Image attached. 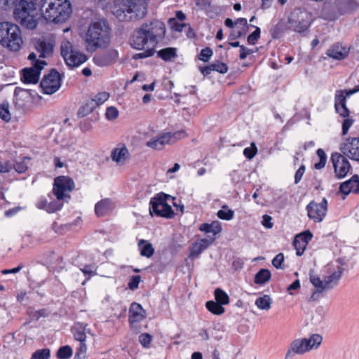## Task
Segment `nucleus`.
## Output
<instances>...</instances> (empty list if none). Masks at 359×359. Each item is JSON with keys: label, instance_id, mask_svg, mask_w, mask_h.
Listing matches in <instances>:
<instances>
[{"label": "nucleus", "instance_id": "f257e3e1", "mask_svg": "<svg viewBox=\"0 0 359 359\" xmlns=\"http://www.w3.org/2000/svg\"><path fill=\"white\" fill-rule=\"evenodd\" d=\"M165 35V24L158 20L144 23L139 29L135 30L130 41L133 48L144 51L133 55L134 60H139L152 56L159 41H162Z\"/></svg>", "mask_w": 359, "mask_h": 359}, {"label": "nucleus", "instance_id": "f03ea898", "mask_svg": "<svg viewBox=\"0 0 359 359\" xmlns=\"http://www.w3.org/2000/svg\"><path fill=\"white\" fill-rule=\"evenodd\" d=\"M337 262V264L332 266V269H330L329 274L324 276L323 279L317 275L310 274V281L314 287V290L310 297L311 301L318 300L325 292L333 289L338 285L344 271L345 262L342 259H338Z\"/></svg>", "mask_w": 359, "mask_h": 359}, {"label": "nucleus", "instance_id": "7ed1b4c3", "mask_svg": "<svg viewBox=\"0 0 359 359\" xmlns=\"http://www.w3.org/2000/svg\"><path fill=\"white\" fill-rule=\"evenodd\" d=\"M86 46L88 52L107 48L111 41V31L104 21L91 23L86 34Z\"/></svg>", "mask_w": 359, "mask_h": 359}, {"label": "nucleus", "instance_id": "20e7f679", "mask_svg": "<svg viewBox=\"0 0 359 359\" xmlns=\"http://www.w3.org/2000/svg\"><path fill=\"white\" fill-rule=\"evenodd\" d=\"M40 11L47 21L62 23L70 16L72 8L68 0H41Z\"/></svg>", "mask_w": 359, "mask_h": 359}, {"label": "nucleus", "instance_id": "39448f33", "mask_svg": "<svg viewBox=\"0 0 359 359\" xmlns=\"http://www.w3.org/2000/svg\"><path fill=\"white\" fill-rule=\"evenodd\" d=\"M0 44L11 51H18L23 44L20 27L8 22H1Z\"/></svg>", "mask_w": 359, "mask_h": 359}, {"label": "nucleus", "instance_id": "423d86ee", "mask_svg": "<svg viewBox=\"0 0 359 359\" xmlns=\"http://www.w3.org/2000/svg\"><path fill=\"white\" fill-rule=\"evenodd\" d=\"M38 15L36 4L32 1H22L15 8L14 18L21 25L32 29L36 27Z\"/></svg>", "mask_w": 359, "mask_h": 359}, {"label": "nucleus", "instance_id": "0eeeda50", "mask_svg": "<svg viewBox=\"0 0 359 359\" xmlns=\"http://www.w3.org/2000/svg\"><path fill=\"white\" fill-rule=\"evenodd\" d=\"M323 341V337L318 334H312L309 338H297L290 344L286 353V358L295 355H304L313 349H317Z\"/></svg>", "mask_w": 359, "mask_h": 359}, {"label": "nucleus", "instance_id": "6e6552de", "mask_svg": "<svg viewBox=\"0 0 359 359\" xmlns=\"http://www.w3.org/2000/svg\"><path fill=\"white\" fill-rule=\"evenodd\" d=\"M123 7L121 8H114L113 13L120 20H126V14H134V18L141 19L147 14L146 0H123Z\"/></svg>", "mask_w": 359, "mask_h": 359}, {"label": "nucleus", "instance_id": "1a4fd4ad", "mask_svg": "<svg viewBox=\"0 0 359 359\" xmlns=\"http://www.w3.org/2000/svg\"><path fill=\"white\" fill-rule=\"evenodd\" d=\"M170 196L163 193L158 194L156 196L151 198L149 212L152 215L155 213L157 216L163 217L166 218H172L174 215V212L170 205H169L166 201Z\"/></svg>", "mask_w": 359, "mask_h": 359}, {"label": "nucleus", "instance_id": "9d476101", "mask_svg": "<svg viewBox=\"0 0 359 359\" xmlns=\"http://www.w3.org/2000/svg\"><path fill=\"white\" fill-rule=\"evenodd\" d=\"M74 181L67 176H59L54 180L53 194L57 200L68 202L70 199V192L74 189Z\"/></svg>", "mask_w": 359, "mask_h": 359}, {"label": "nucleus", "instance_id": "9b49d317", "mask_svg": "<svg viewBox=\"0 0 359 359\" xmlns=\"http://www.w3.org/2000/svg\"><path fill=\"white\" fill-rule=\"evenodd\" d=\"M61 55L69 67H77L87 60L86 55L73 49L69 41H64L61 44Z\"/></svg>", "mask_w": 359, "mask_h": 359}, {"label": "nucleus", "instance_id": "f8f14e48", "mask_svg": "<svg viewBox=\"0 0 359 359\" xmlns=\"http://www.w3.org/2000/svg\"><path fill=\"white\" fill-rule=\"evenodd\" d=\"M186 136L184 131H177L173 133H167L161 136L154 137L147 142V146L154 149H162L165 144H172L177 140Z\"/></svg>", "mask_w": 359, "mask_h": 359}, {"label": "nucleus", "instance_id": "ddd939ff", "mask_svg": "<svg viewBox=\"0 0 359 359\" xmlns=\"http://www.w3.org/2000/svg\"><path fill=\"white\" fill-rule=\"evenodd\" d=\"M309 15L306 11L297 10L291 13L289 17L290 28L297 32L302 33L307 29L309 25Z\"/></svg>", "mask_w": 359, "mask_h": 359}, {"label": "nucleus", "instance_id": "4468645a", "mask_svg": "<svg viewBox=\"0 0 359 359\" xmlns=\"http://www.w3.org/2000/svg\"><path fill=\"white\" fill-rule=\"evenodd\" d=\"M40 86L46 94L51 95L55 93L61 86L60 74L55 70H52L47 76H44Z\"/></svg>", "mask_w": 359, "mask_h": 359}, {"label": "nucleus", "instance_id": "2eb2a0df", "mask_svg": "<svg viewBox=\"0 0 359 359\" xmlns=\"http://www.w3.org/2000/svg\"><path fill=\"white\" fill-rule=\"evenodd\" d=\"M331 161L337 177L339 178L344 177L351 168L350 163L346 159V156L341 152L334 153L332 154Z\"/></svg>", "mask_w": 359, "mask_h": 359}, {"label": "nucleus", "instance_id": "dca6fc26", "mask_svg": "<svg viewBox=\"0 0 359 359\" xmlns=\"http://www.w3.org/2000/svg\"><path fill=\"white\" fill-rule=\"evenodd\" d=\"M341 152L355 161H359V137H353L346 140L340 145Z\"/></svg>", "mask_w": 359, "mask_h": 359}, {"label": "nucleus", "instance_id": "f3484780", "mask_svg": "<svg viewBox=\"0 0 359 359\" xmlns=\"http://www.w3.org/2000/svg\"><path fill=\"white\" fill-rule=\"evenodd\" d=\"M327 202L326 198H323L320 203L311 201L307 206L306 210L308 216L316 222L323 221L327 212Z\"/></svg>", "mask_w": 359, "mask_h": 359}, {"label": "nucleus", "instance_id": "a211bd4d", "mask_svg": "<svg viewBox=\"0 0 359 359\" xmlns=\"http://www.w3.org/2000/svg\"><path fill=\"white\" fill-rule=\"evenodd\" d=\"M46 65L45 61H36L32 67L24 69L22 81L26 83H36L39 79L40 72Z\"/></svg>", "mask_w": 359, "mask_h": 359}, {"label": "nucleus", "instance_id": "6ab92c4d", "mask_svg": "<svg viewBox=\"0 0 359 359\" xmlns=\"http://www.w3.org/2000/svg\"><path fill=\"white\" fill-rule=\"evenodd\" d=\"M118 57V53L115 49H109L102 53L96 54L93 62L100 67H107L115 63Z\"/></svg>", "mask_w": 359, "mask_h": 359}, {"label": "nucleus", "instance_id": "aec40b11", "mask_svg": "<svg viewBox=\"0 0 359 359\" xmlns=\"http://www.w3.org/2000/svg\"><path fill=\"white\" fill-rule=\"evenodd\" d=\"M53 41L50 38L42 36L34 40V47L39 53V57H47L50 56L53 50Z\"/></svg>", "mask_w": 359, "mask_h": 359}, {"label": "nucleus", "instance_id": "412c9836", "mask_svg": "<svg viewBox=\"0 0 359 359\" xmlns=\"http://www.w3.org/2000/svg\"><path fill=\"white\" fill-rule=\"evenodd\" d=\"M146 318V311L140 304L133 302L129 309V323L133 328Z\"/></svg>", "mask_w": 359, "mask_h": 359}, {"label": "nucleus", "instance_id": "4be33fe9", "mask_svg": "<svg viewBox=\"0 0 359 359\" xmlns=\"http://www.w3.org/2000/svg\"><path fill=\"white\" fill-rule=\"evenodd\" d=\"M115 205L111 199L104 198L95 204V212L97 217H102L112 211Z\"/></svg>", "mask_w": 359, "mask_h": 359}, {"label": "nucleus", "instance_id": "5701e85b", "mask_svg": "<svg viewBox=\"0 0 359 359\" xmlns=\"http://www.w3.org/2000/svg\"><path fill=\"white\" fill-rule=\"evenodd\" d=\"M340 191L348 195L351 191H359V177L353 175L350 180L343 182L339 187Z\"/></svg>", "mask_w": 359, "mask_h": 359}, {"label": "nucleus", "instance_id": "b1692460", "mask_svg": "<svg viewBox=\"0 0 359 359\" xmlns=\"http://www.w3.org/2000/svg\"><path fill=\"white\" fill-rule=\"evenodd\" d=\"M348 50L346 48L335 44L329 48L327 51V55L335 60H343L348 55Z\"/></svg>", "mask_w": 359, "mask_h": 359}, {"label": "nucleus", "instance_id": "393cba45", "mask_svg": "<svg viewBox=\"0 0 359 359\" xmlns=\"http://www.w3.org/2000/svg\"><path fill=\"white\" fill-rule=\"evenodd\" d=\"M215 238L210 239H201L198 242H196L191 248V257H195L198 256L204 250L214 242Z\"/></svg>", "mask_w": 359, "mask_h": 359}, {"label": "nucleus", "instance_id": "a878e982", "mask_svg": "<svg viewBox=\"0 0 359 359\" xmlns=\"http://www.w3.org/2000/svg\"><path fill=\"white\" fill-rule=\"evenodd\" d=\"M87 324L84 325L81 323H77L74 325L72 331L76 341L80 342L86 341V334L90 333V330L87 328Z\"/></svg>", "mask_w": 359, "mask_h": 359}, {"label": "nucleus", "instance_id": "bb28decb", "mask_svg": "<svg viewBox=\"0 0 359 359\" xmlns=\"http://www.w3.org/2000/svg\"><path fill=\"white\" fill-rule=\"evenodd\" d=\"M128 149L125 146H123L121 147L115 148L112 151L111 156L112 160L117 163L123 164L128 158Z\"/></svg>", "mask_w": 359, "mask_h": 359}, {"label": "nucleus", "instance_id": "cd10ccee", "mask_svg": "<svg viewBox=\"0 0 359 359\" xmlns=\"http://www.w3.org/2000/svg\"><path fill=\"white\" fill-rule=\"evenodd\" d=\"M359 91V86H355L353 89L348 90H337L335 93L334 106L346 104V97Z\"/></svg>", "mask_w": 359, "mask_h": 359}, {"label": "nucleus", "instance_id": "c85d7f7f", "mask_svg": "<svg viewBox=\"0 0 359 359\" xmlns=\"http://www.w3.org/2000/svg\"><path fill=\"white\" fill-rule=\"evenodd\" d=\"M199 229L206 233H212L215 236L221 232L222 226L218 221H214L211 224L205 223L201 224Z\"/></svg>", "mask_w": 359, "mask_h": 359}, {"label": "nucleus", "instance_id": "c756f323", "mask_svg": "<svg viewBox=\"0 0 359 359\" xmlns=\"http://www.w3.org/2000/svg\"><path fill=\"white\" fill-rule=\"evenodd\" d=\"M359 7L355 0H343L339 3V8L342 13L352 12Z\"/></svg>", "mask_w": 359, "mask_h": 359}, {"label": "nucleus", "instance_id": "7c9ffc66", "mask_svg": "<svg viewBox=\"0 0 359 359\" xmlns=\"http://www.w3.org/2000/svg\"><path fill=\"white\" fill-rule=\"evenodd\" d=\"M138 246L140 248V255L143 257L148 258L153 256L154 253V248L151 243L145 240H140L138 243Z\"/></svg>", "mask_w": 359, "mask_h": 359}, {"label": "nucleus", "instance_id": "2f4dec72", "mask_svg": "<svg viewBox=\"0 0 359 359\" xmlns=\"http://www.w3.org/2000/svg\"><path fill=\"white\" fill-rule=\"evenodd\" d=\"M96 108V104L93 100H88L79 109L77 115L79 117H84L90 114Z\"/></svg>", "mask_w": 359, "mask_h": 359}, {"label": "nucleus", "instance_id": "473e14b6", "mask_svg": "<svg viewBox=\"0 0 359 359\" xmlns=\"http://www.w3.org/2000/svg\"><path fill=\"white\" fill-rule=\"evenodd\" d=\"M219 303L214 301H208L205 306L207 309L214 315H222L224 313L225 309Z\"/></svg>", "mask_w": 359, "mask_h": 359}, {"label": "nucleus", "instance_id": "72a5a7b5", "mask_svg": "<svg viewBox=\"0 0 359 359\" xmlns=\"http://www.w3.org/2000/svg\"><path fill=\"white\" fill-rule=\"evenodd\" d=\"M271 278V272L268 269H261L255 277V283L259 285H263Z\"/></svg>", "mask_w": 359, "mask_h": 359}, {"label": "nucleus", "instance_id": "f704fd0d", "mask_svg": "<svg viewBox=\"0 0 359 359\" xmlns=\"http://www.w3.org/2000/svg\"><path fill=\"white\" fill-rule=\"evenodd\" d=\"M272 304V300L269 295H264L257 298L255 301L256 306L262 310H269L271 308V305Z\"/></svg>", "mask_w": 359, "mask_h": 359}, {"label": "nucleus", "instance_id": "c9c22d12", "mask_svg": "<svg viewBox=\"0 0 359 359\" xmlns=\"http://www.w3.org/2000/svg\"><path fill=\"white\" fill-rule=\"evenodd\" d=\"M158 57L165 61H169L177 56L176 49L174 48H163L157 52Z\"/></svg>", "mask_w": 359, "mask_h": 359}, {"label": "nucleus", "instance_id": "e433bc0d", "mask_svg": "<svg viewBox=\"0 0 359 359\" xmlns=\"http://www.w3.org/2000/svg\"><path fill=\"white\" fill-rule=\"evenodd\" d=\"M215 297L216 302L222 305H226L229 303V295L221 288H217L215 290Z\"/></svg>", "mask_w": 359, "mask_h": 359}, {"label": "nucleus", "instance_id": "4c0bfd02", "mask_svg": "<svg viewBox=\"0 0 359 359\" xmlns=\"http://www.w3.org/2000/svg\"><path fill=\"white\" fill-rule=\"evenodd\" d=\"M0 118L6 122L11 120L8 102H3L0 104Z\"/></svg>", "mask_w": 359, "mask_h": 359}, {"label": "nucleus", "instance_id": "58836bf2", "mask_svg": "<svg viewBox=\"0 0 359 359\" xmlns=\"http://www.w3.org/2000/svg\"><path fill=\"white\" fill-rule=\"evenodd\" d=\"M72 355V349L69 346L60 347L57 352V357L59 359H68Z\"/></svg>", "mask_w": 359, "mask_h": 359}, {"label": "nucleus", "instance_id": "ea45409f", "mask_svg": "<svg viewBox=\"0 0 359 359\" xmlns=\"http://www.w3.org/2000/svg\"><path fill=\"white\" fill-rule=\"evenodd\" d=\"M50 351L48 348H43L36 351L32 355L31 359H49Z\"/></svg>", "mask_w": 359, "mask_h": 359}, {"label": "nucleus", "instance_id": "a19ab883", "mask_svg": "<svg viewBox=\"0 0 359 359\" xmlns=\"http://www.w3.org/2000/svg\"><path fill=\"white\" fill-rule=\"evenodd\" d=\"M226 209V206L224 205L222 209L219 210L217 213V215L219 218L224 220H230L233 217V211L231 210H225Z\"/></svg>", "mask_w": 359, "mask_h": 359}, {"label": "nucleus", "instance_id": "79ce46f5", "mask_svg": "<svg viewBox=\"0 0 359 359\" xmlns=\"http://www.w3.org/2000/svg\"><path fill=\"white\" fill-rule=\"evenodd\" d=\"M109 94L107 92H101L97 93L94 98L90 99V100L94 101L96 104V107L100 104H103L105 101L109 99Z\"/></svg>", "mask_w": 359, "mask_h": 359}, {"label": "nucleus", "instance_id": "37998d69", "mask_svg": "<svg viewBox=\"0 0 359 359\" xmlns=\"http://www.w3.org/2000/svg\"><path fill=\"white\" fill-rule=\"evenodd\" d=\"M257 153V148L255 143L252 142L250 147H247L243 151V154L248 159H252Z\"/></svg>", "mask_w": 359, "mask_h": 359}, {"label": "nucleus", "instance_id": "c03bdc74", "mask_svg": "<svg viewBox=\"0 0 359 359\" xmlns=\"http://www.w3.org/2000/svg\"><path fill=\"white\" fill-rule=\"evenodd\" d=\"M64 202L65 201H62V200L57 199V201L49 202L48 206V212H54L60 210L63 206Z\"/></svg>", "mask_w": 359, "mask_h": 359}, {"label": "nucleus", "instance_id": "a18cd8bd", "mask_svg": "<svg viewBox=\"0 0 359 359\" xmlns=\"http://www.w3.org/2000/svg\"><path fill=\"white\" fill-rule=\"evenodd\" d=\"M118 111L114 107H109L106 109L105 116L107 120L113 121L118 116Z\"/></svg>", "mask_w": 359, "mask_h": 359}, {"label": "nucleus", "instance_id": "49530a36", "mask_svg": "<svg viewBox=\"0 0 359 359\" xmlns=\"http://www.w3.org/2000/svg\"><path fill=\"white\" fill-rule=\"evenodd\" d=\"M293 245H294V248H295V250L297 251V252H296L297 255L301 256L304 253V250H305V249L306 248V246L305 245L304 243L300 241L295 236L294 240L293 241Z\"/></svg>", "mask_w": 359, "mask_h": 359}, {"label": "nucleus", "instance_id": "de8ad7c7", "mask_svg": "<svg viewBox=\"0 0 359 359\" xmlns=\"http://www.w3.org/2000/svg\"><path fill=\"white\" fill-rule=\"evenodd\" d=\"M284 255L283 253L278 254L272 260V264L276 269H284Z\"/></svg>", "mask_w": 359, "mask_h": 359}, {"label": "nucleus", "instance_id": "09e8293b", "mask_svg": "<svg viewBox=\"0 0 359 359\" xmlns=\"http://www.w3.org/2000/svg\"><path fill=\"white\" fill-rule=\"evenodd\" d=\"M296 237L302 242L304 243L306 246L309 242L311 240L313 235L309 231H304L296 236Z\"/></svg>", "mask_w": 359, "mask_h": 359}, {"label": "nucleus", "instance_id": "8fccbe9b", "mask_svg": "<svg viewBox=\"0 0 359 359\" xmlns=\"http://www.w3.org/2000/svg\"><path fill=\"white\" fill-rule=\"evenodd\" d=\"M212 67L214 71L222 74H224L228 71V66L225 63L219 61L212 64Z\"/></svg>", "mask_w": 359, "mask_h": 359}, {"label": "nucleus", "instance_id": "3c124183", "mask_svg": "<svg viewBox=\"0 0 359 359\" xmlns=\"http://www.w3.org/2000/svg\"><path fill=\"white\" fill-rule=\"evenodd\" d=\"M87 347L85 341L80 342L79 347L77 349L75 359H83L86 353Z\"/></svg>", "mask_w": 359, "mask_h": 359}, {"label": "nucleus", "instance_id": "603ef678", "mask_svg": "<svg viewBox=\"0 0 359 359\" xmlns=\"http://www.w3.org/2000/svg\"><path fill=\"white\" fill-rule=\"evenodd\" d=\"M168 24L172 29L177 32H182L183 28L186 26L184 23L177 22L175 18H170L168 20Z\"/></svg>", "mask_w": 359, "mask_h": 359}, {"label": "nucleus", "instance_id": "864d4df0", "mask_svg": "<svg viewBox=\"0 0 359 359\" xmlns=\"http://www.w3.org/2000/svg\"><path fill=\"white\" fill-rule=\"evenodd\" d=\"M152 339L151 335L148 333H144L140 335L139 341L144 347H149Z\"/></svg>", "mask_w": 359, "mask_h": 359}, {"label": "nucleus", "instance_id": "5fc2aeb1", "mask_svg": "<svg viewBox=\"0 0 359 359\" xmlns=\"http://www.w3.org/2000/svg\"><path fill=\"white\" fill-rule=\"evenodd\" d=\"M260 37V29L256 27L255 30L248 36V42L250 44H255Z\"/></svg>", "mask_w": 359, "mask_h": 359}, {"label": "nucleus", "instance_id": "6e6d98bb", "mask_svg": "<svg viewBox=\"0 0 359 359\" xmlns=\"http://www.w3.org/2000/svg\"><path fill=\"white\" fill-rule=\"evenodd\" d=\"M212 55V50L210 48H205L201 51L199 59L203 62H208Z\"/></svg>", "mask_w": 359, "mask_h": 359}, {"label": "nucleus", "instance_id": "4d7b16f0", "mask_svg": "<svg viewBox=\"0 0 359 359\" xmlns=\"http://www.w3.org/2000/svg\"><path fill=\"white\" fill-rule=\"evenodd\" d=\"M140 282V276H133L130 281L128 283L129 288L133 290L137 288Z\"/></svg>", "mask_w": 359, "mask_h": 359}, {"label": "nucleus", "instance_id": "13d9d810", "mask_svg": "<svg viewBox=\"0 0 359 359\" xmlns=\"http://www.w3.org/2000/svg\"><path fill=\"white\" fill-rule=\"evenodd\" d=\"M235 27H240V30H243L244 32H246L247 28V20L245 18H238L235 22Z\"/></svg>", "mask_w": 359, "mask_h": 359}, {"label": "nucleus", "instance_id": "bf43d9fd", "mask_svg": "<svg viewBox=\"0 0 359 359\" xmlns=\"http://www.w3.org/2000/svg\"><path fill=\"white\" fill-rule=\"evenodd\" d=\"M240 27H234V29L232 30L231 33L230 34L229 39L231 40L236 39L237 38L241 37L243 34H244L245 32H244L243 30H240Z\"/></svg>", "mask_w": 359, "mask_h": 359}, {"label": "nucleus", "instance_id": "052dcab7", "mask_svg": "<svg viewBox=\"0 0 359 359\" xmlns=\"http://www.w3.org/2000/svg\"><path fill=\"white\" fill-rule=\"evenodd\" d=\"M262 218V225L267 229H271L273 226V224L271 222L272 217L268 215H264Z\"/></svg>", "mask_w": 359, "mask_h": 359}, {"label": "nucleus", "instance_id": "680f3d73", "mask_svg": "<svg viewBox=\"0 0 359 359\" xmlns=\"http://www.w3.org/2000/svg\"><path fill=\"white\" fill-rule=\"evenodd\" d=\"M336 111L344 117L348 116L349 111L347 109L346 104H341L339 106H335Z\"/></svg>", "mask_w": 359, "mask_h": 359}, {"label": "nucleus", "instance_id": "e2e57ef3", "mask_svg": "<svg viewBox=\"0 0 359 359\" xmlns=\"http://www.w3.org/2000/svg\"><path fill=\"white\" fill-rule=\"evenodd\" d=\"M14 169L19 173L25 172L27 169V165L24 162H18L13 165Z\"/></svg>", "mask_w": 359, "mask_h": 359}, {"label": "nucleus", "instance_id": "0e129e2a", "mask_svg": "<svg viewBox=\"0 0 359 359\" xmlns=\"http://www.w3.org/2000/svg\"><path fill=\"white\" fill-rule=\"evenodd\" d=\"M305 172V167L304 165L300 166V168L297 170L294 176V182L295 184H297L300 182L302 180V177Z\"/></svg>", "mask_w": 359, "mask_h": 359}, {"label": "nucleus", "instance_id": "69168bd1", "mask_svg": "<svg viewBox=\"0 0 359 359\" xmlns=\"http://www.w3.org/2000/svg\"><path fill=\"white\" fill-rule=\"evenodd\" d=\"M13 168V164L10 162L0 163V172H8Z\"/></svg>", "mask_w": 359, "mask_h": 359}, {"label": "nucleus", "instance_id": "338daca9", "mask_svg": "<svg viewBox=\"0 0 359 359\" xmlns=\"http://www.w3.org/2000/svg\"><path fill=\"white\" fill-rule=\"evenodd\" d=\"M253 52L251 50L248 49L244 46H241L240 49V58L241 60H244L247 57V56L249 54H251Z\"/></svg>", "mask_w": 359, "mask_h": 359}, {"label": "nucleus", "instance_id": "774afa93", "mask_svg": "<svg viewBox=\"0 0 359 359\" xmlns=\"http://www.w3.org/2000/svg\"><path fill=\"white\" fill-rule=\"evenodd\" d=\"M299 287L300 282L299 280H296L287 287V291L289 292L290 294H292V293L290 291L298 290Z\"/></svg>", "mask_w": 359, "mask_h": 359}]
</instances>
